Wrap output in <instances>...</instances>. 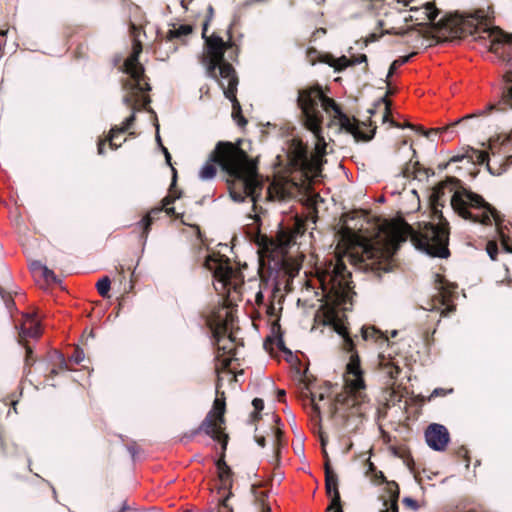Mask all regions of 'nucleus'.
Masks as SVG:
<instances>
[{"mask_svg": "<svg viewBox=\"0 0 512 512\" xmlns=\"http://www.w3.org/2000/svg\"><path fill=\"white\" fill-rule=\"evenodd\" d=\"M248 155L237 145L220 141L209 155V161L203 165L199 178L207 181L216 175V166L233 178L229 184V194L236 203H242L249 198L254 211L263 190V180L253 168L247 167Z\"/></svg>", "mask_w": 512, "mask_h": 512, "instance_id": "obj_1", "label": "nucleus"}, {"mask_svg": "<svg viewBox=\"0 0 512 512\" xmlns=\"http://www.w3.org/2000/svg\"><path fill=\"white\" fill-rule=\"evenodd\" d=\"M208 23L203 25L202 37L205 40V53L200 58L201 64L206 69V74L218 81L224 91V95L232 102L233 117L237 120L239 126L247 123V120L241 116V106L235 97L237 91L238 78L236 71L229 61H235L238 55V48L232 42L231 26L228 29L229 39L225 42L220 36L213 34L206 36Z\"/></svg>", "mask_w": 512, "mask_h": 512, "instance_id": "obj_2", "label": "nucleus"}, {"mask_svg": "<svg viewBox=\"0 0 512 512\" xmlns=\"http://www.w3.org/2000/svg\"><path fill=\"white\" fill-rule=\"evenodd\" d=\"M297 104L307 127L316 135L321 130L322 111H325L333 120L337 121L340 130L351 134L356 142L369 141L372 138L360 128V123L355 118H350L332 98L324 95L320 87L300 90Z\"/></svg>", "mask_w": 512, "mask_h": 512, "instance_id": "obj_3", "label": "nucleus"}, {"mask_svg": "<svg viewBox=\"0 0 512 512\" xmlns=\"http://www.w3.org/2000/svg\"><path fill=\"white\" fill-rule=\"evenodd\" d=\"M141 52V44L134 42L133 50L122 66V71L127 75V78L122 81V90L124 91L122 103L132 109V114L125 119L121 128H111L108 141L112 149H117L121 146V143L118 144L116 142V138L132 126L135 121L136 111L146 108L151 102L150 97L145 94L151 90V86L144 74V67L139 62Z\"/></svg>", "mask_w": 512, "mask_h": 512, "instance_id": "obj_4", "label": "nucleus"}, {"mask_svg": "<svg viewBox=\"0 0 512 512\" xmlns=\"http://www.w3.org/2000/svg\"><path fill=\"white\" fill-rule=\"evenodd\" d=\"M471 35L483 42V45L492 52L498 61L504 66V83L501 99L497 104H489L485 109L476 114L467 115L455 122L467 124L474 117L485 115L493 110H512V34H507L497 27H474Z\"/></svg>", "mask_w": 512, "mask_h": 512, "instance_id": "obj_5", "label": "nucleus"}, {"mask_svg": "<svg viewBox=\"0 0 512 512\" xmlns=\"http://www.w3.org/2000/svg\"><path fill=\"white\" fill-rule=\"evenodd\" d=\"M453 194L451 206L453 211L465 220L483 225H491L494 221L499 228V214L497 210L484 200L482 196L462 186L457 187L460 181L454 177L447 178Z\"/></svg>", "mask_w": 512, "mask_h": 512, "instance_id": "obj_6", "label": "nucleus"}, {"mask_svg": "<svg viewBox=\"0 0 512 512\" xmlns=\"http://www.w3.org/2000/svg\"><path fill=\"white\" fill-rule=\"evenodd\" d=\"M350 273L341 260L330 261L319 276L323 297L332 310H349L352 306Z\"/></svg>", "mask_w": 512, "mask_h": 512, "instance_id": "obj_7", "label": "nucleus"}, {"mask_svg": "<svg viewBox=\"0 0 512 512\" xmlns=\"http://www.w3.org/2000/svg\"><path fill=\"white\" fill-rule=\"evenodd\" d=\"M345 383L349 390V396L346 398L345 404L350 407L349 414H342V425L347 428L349 418L356 416L360 418L364 415L368 407V398L364 393L366 388L363 371L360 367L359 356L354 353L351 355L350 362L346 367Z\"/></svg>", "mask_w": 512, "mask_h": 512, "instance_id": "obj_8", "label": "nucleus"}, {"mask_svg": "<svg viewBox=\"0 0 512 512\" xmlns=\"http://www.w3.org/2000/svg\"><path fill=\"white\" fill-rule=\"evenodd\" d=\"M433 216L437 223H426L414 240L417 248L426 254L446 258L449 255V223L441 210L434 209Z\"/></svg>", "mask_w": 512, "mask_h": 512, "instance_id": "obj_9", "label": "nucleus"}, {"mask_svg": "<svg viewBox=\"0 0 512 512\" xmlns=\"http://www.w3.org/2000/svg\"><path fill=\"white\" fill-rule=\"evenodd\" d=\"M393 254L394 251L386 245H368L363 251L361 267L380 277L382 273L392 271Z\"/></svg>", "mask_w": 512, "mask_h": 512, "instance_id": "obj_10", "label": "nucleus"}, {"mask_svg": "<svg viewBox=\"0 0 512 512\" xmlns=\"http://www.w3.org/2000/svg\"><path fill=\"white\" fill-rule=\"evenodd\" d=\"M224 413H225V402H220L218 399L215 400L213 409L208 412L205 416L199 427L192 430L189 435H186L185 438L188 440L195 437L201 432H204L206 435L210 436L215 441H222V437H224V441L222 442L223 449H226L227 445V436L222 435L221 433V425L224 424Z\"/></svg>", "mask_w": 512, "mask_h": 512, "instance_id": "obj_11", "label": "nucleus"}, {"mask_svg": "<svg viewBox=\"0 0 512 512\" xmlns=\"http://www.w3.org/2000/svg\"><path fill=\"white\" fill-rule=\"evenodd\" d=\"M204 265L223 288L236 286L239 272L232 267L227 257L214 254L208 255L205 258Z\"/></svg>", "mask_w": 512, "mask_h": 512, "instance_id": "obj_12", "label": "nucleus"}, {"mask_svg": "<svg viewBox=\"0 0 512 512\" xmlns=\"http://www.w3.org/2000/svg\"><path fill=\"white\" fill-rule=\"evenodd\" d=\"M435 284L437 289V294L433 297L431 303H429L428 307H425V310L429 311H441V316H448L449 314L455 311V305H450L448 302L454 295V289L457 288L455 284H446L445 280L439 275H435Z\"/></svg>", "mask_w": 512, "mask_h": 512, "instance_id": "obj_13", "label": "nucleus"}, {"mask_svg": "<svg viewBox=\"0 0 512 512\" xmlns=\"http://www.w3.org/2000/svg\"><path fill=\"white\" fill-rule=\"evenodd\" d=\"M24 322L17 326L16 329L18 330V342L22 344L26 350V364L29 365L30 361H32V354L33 351L31 347L28 345H25L24 342L28 338H34L37 339L41 335V326L39 321L36 319V315L34 313H24L23 314Z\"/></svg>", "mask_w": 512, "mask_h": 512, "instance_id": "obj_14", "label": "nucleus"}, {"mask_svg": "<svg viewBox=\"0 0 512 512\" xmlns=\"http://www.w3.org/2000/svg\"><path fill=\"white\" fill-rule=\"evenodd\" d=\"M427 445L434 451H444L450 440L448 429L441 424H430L425 431Z\"/></svg>", "mask_w": 512, "mask_h": 512, "instance_id": "obj_15", "label": "nucleus"}, {"mask_svg": "<svg viewBox=\"0 0 512 512\" xmlns=\"http://www.w3.org/2000/svg\"><path fill=\"white\" fill-rule=\"evenodd\" d=\"M175 201L174 198L170 196H166L162 200V206L161 207H155L151 209L137 224L142 228V232L140 234V240L142 241L143 247L145 246L148 238V234L151 229V225L153 224L154 220L159 217V215L163 212L164 207L172 204Z\"/></svg>", "mask_w": 512, "mask_h": 512, "instance_id": "obj_16", "label": "nucleus"}, {"mask_svg": "<svg viewBox=\"0 0 512 512\" xmlns=\"http://www.w3.org/2000/svg\"><path fill=\"white\" fill-rule=\"evenodd\" d=\"M471 159L478 164H486L492 175H501L507 170L508 163L502 164L496 159H490L488 151L473 150ZM506 162L512 163V156L507 157Z\"/></svg>", "mask_w": 512, "mask_h": 512, "instance_id": "obj_17", "label": "nucleus"}, {"mask_svg": "<svg viewBox=\"0 0 512 512\" xmlns=\"http://www.w3.org/2000/svg\"><path fill=\"white\" fill-rule=\"evenodd\" d=\"M212 342L218 351L229 354L232 351V338H226L227 328L222 324L211 327Z\"/></svg>", "mask_w": 512, "mask_h": 512, "instance_id": "obj_18", "label": "nucleus"}, {"mask_svg": "<svg viewBox=\"0 0 512 512\" xmlns=\"http://www.w3.org/2000/svg\"><path fill=\"white\" fill-rule=\"evenodd\" d=\"M325 486L327 494L331 497L332 505H338L341 500L338 490V477L328 463L325 465Z\"/></svg>", "mask_w": 512, "mask_h": 512, "instance_id": "obj_19", "label": "nucleus"}, {"mask_svg": "<svg viewBox=\"0 0 512 512\" xmlns=\"http://www.w3.org/2000/svg\"><path fill=\"white\" fill-rule=\"evenodd\" d=\"M402 175L406 178L413 177L419 181H424L427 180L430 175H434V172L428 168L421 167L418 161L413 162L410 160L403 167Z\"/></svg>", "mask_w": 512, "mask_h": 512, "instance_id": "obj_20", "label": "nucleus"}, {"mask_svg": "<svg viewBox=\"0 0 512 512\" xmlns=\"http://www.w3.org/2000/svg\"><path fill=\"white\" fill-rule=\"evenodd\" d=\"M216 467H217L218 477H219V480L221 482V488L222 489H227L229 491L227 496L224 497L223 499L228 498V500H229L230 497H232V495H233V493L231 492V488H232V479H231V477H232V470L227 465V463L225 462L224 459H219L216 462Z\"/></svg>", "mask_w": 512, "mask_h": 512, "instance_id": "obj_21", "label": "nucleus"}, {"mask_svg": "<svg viewBox=\"0 0 512 512\" xmlns=\"http://www.w3.org/2000/svg\"><path fill=\"white\" fill-rule=\"evenodd\" d=\"M261 485L252 484L250 488L251 495L253 497V504L258 512H271L270 505L266 502L268 492L260 490Z\"/></svg>", "mask_w": 512, "mask_h": 512, "instance_id": "obj_22", "label": "nucleus"}, {"mask_svg": "<svg viewBox=\"0 0 512 512\" xmlns=\"http://www.w3.org/2000/svg\"><path fill=\"white\" fill-rule=\"evenodd\" d=\"M334 329L336 333L342 337L344 348L349 352H353L355 342L354 339L350 336L347 327H345L344 324L337 323L335 324Z\"/></svg>", "mask_w": 512, "mask_h": 512, "instance_id": "obj_23", "label": "nucleus"}, {"mask_svg": "<svg viewBox=\"0 0 512 512\" xmlns=\"http://www.w3.org/2000/svg\"><path fill=\"white\" fill-rule=\"evenodd\" d=\"M192 33V26L188 24H181L178 26H173V28L169 29L167 32V39L169 41L173 39H181L184 36H187Z\"/></svg>", "mask_w": 512, "mask_h": 512, "instance_id": "obj_24", "label": "nucleus"}, {"mask_svg": "<svg viewBox=\"0 0 512 512\" xmlns=\"http://www.w3.org/2000/svg\"><path fill=\"white\" fill-rule=\"evenodd\" d=\"M382 101L385 103V113L383 115V122H390V124L392 126L397 127V128H410V129L418 130L421 133H423L425 136L429 137L430 132H424L422 128H416L414 125H412L410 123H406L405 125H400L399 123L395 122L394 120H391L388 115L390 104L387 102L386 97H383Z\"/></svg>", "mask_w": 512, "mask_h": 512, "instance_id": "obj_25", "label": "nucleus"}, {"mask_svg": "<svg viewBox=\"0 0 512 512\" xmlns=\"http://www.w3.org/2000/svg\"><path fill=\"white\" fill-rule=\"evenodd\" d=\"M111 288V280L108 276L100 278L96 283V289L98 293L103 297L109 296V290Z\"/></svg>", "mask_w": 512, "mask_h": 512, "instance_id": "obj_26", "label": "nucleus"}, {"mask_svg": "<svg viewBox=\"0 0 512 512\" xmlns=\"http://www.w3.org/2000/svg\"><path fill=\"white\" fill-rule=\"evenodd\" d=\"M361 337L362 340L368 341V340H375L377 341L378 338L382 337L381 332L375 329L374 327H365L363 326L361 328Z\"/></svg>", "mask_w": 512, "mask_h": 512, "instance_id": "obj_27", "label": "nucleus"}, {"mask_svg": "<svg viewBox=\"0 0 512 512\" xmlns=\"http://www.w3.org/2000/svg\"><path fill=\"white\" fill-rule=\"evenodd\" d=\"M412 56H413V54H410V55H406V56H401L398 59L394 60L389 67L386 78L392 77V75L395 73L396 69L399 68V66L406 64L411 59Z\"/></svg>", "mask_w": 512, "mask_h": 512, "instance_id": "obj_28", "label": "nucleus"}, {"mask_svg": "<svg viewBox=\"0 0 512 512\" xmlns=\"http://www.w3.org/2000/svg\"><path fill=\"white\" fill-rule=\"evenodd\" d=\"M423 14H425V17L429 22L434 23L439 11L433 3H427L423 8Z\"/></svg>", "mask_w": 512, "mask_h": 512, "instance_id": "obj_29", "label": "nucleus"}, {"mask_svg": "<svg viewBox=\"0 0 512 512\" xmlns=\"http://www.w3.org/2000/svg\"><path fill=\"white\" fill-rule=\"evenodd\" d=\"M387 484V492L390 495V500L388 502H394L398 504L399 499V486L395 481H389Z\"/></svg>", "mask_w": 512, "mask_h": 512, "instance_id": "obj_30", "label": "nucleus"}, {"mask_svg": "<svg viewBox=\"0 0 512 512\" xmlns=\"http://www.w3.org/2000/svg\"><path fill=\"white\" fill-rule=\"evenodd\" d=\"M42 276L48 283H60V279L57 277V275L50 270L47 266H41Z\"/></svg>", "mask_w": 512, "mask_h": 512, "instance_id": "obj_31", "label": "nucleus"}, {"mask_svg": "<svg viewBox=\"0 0 512 512\" xmlns=\"http://www.w3.org/2000/svg\"><path fill=\"white\" fill-rule=\"evenodd\" d=\"M252 405L254 407V411L251 413L252 420L256 421L260 418V411L264 408V401L260 398H254L252 401Z\"/></svg>", "mask_w": 512, "mask_h": 512, "instance_id": "obj_32", "label": "nucleus"}, {"mask_svg": "<svg viewBox=\"0 0 512 512\" xmlns=\"http://www.w3.org/2000/svg\"><path fill=\"white\" fill-rule=\"evenodd\" d=\"M0 296L1 298L3 299V302L6 306V308L11 311L12 308L15 307V302L11 296V293L10 292H5L1 287H0Z\"/></svg>", "mask_w": 512, "mask_h": 512, "instance_id": "obj_33", "label": "nucleus"}, {"mask_svg": "<svg viewBox=\"0 0 512 512\" xmlns=\"http://www.w3.org/2000/svg\"><path fill=\"white\" fill-rule=\"evenodd\" d=\"M60 364L59 367H54L51 369L50 374L47 376L46 381L49 382L59 373V370H63L66 368V362L62 355L59 356Z\"/></svg>", "mask_w": 512, "mask_h": 512, "instance_id": "obj_34", "label": "nucleus"}, {"mask_svg": "<svg viewBox=\"0 0 512 512\" xmlns=\"http://www.w3.org/2000/svg\"><path fill=\"white\" fill-rule=\"evenodd\" d=\"M384 371H385V374L390 378V379H396L399 374H400V368L398 366H395L393 364H388L385 368H384Z\"/></svg>", "mask_w": 512, "mask_h": 512, "instance_id": "obj_35", "label": "nucleus"}, {"mask_svg": "<svg viewBox=\"0 0 512 512\" xmlns=\"http://www.w3.org/2000/svg\"><path fill=\"white\" fill-rule=\"evenodd\" d=\"M342 60L346 62V66L357 65L367 62V56L365 54H361L359 56H353L351 61H349L346 57H343Z\"/></svg>", "mask_w": 512, "mask_h": 512, "instance_id": "obj_36", "label": "nucleus"}, {"mask_svg": "<svg viewBox=\"0 0 512 512\" xmlns=\"http://www.w3.org/2000/svg\"><path fill=\"white\" fill-rule=\"evenodd\" d=\"M464 158H465V156H464V155H457V156H453V157H452L448 162H446V163H440V164L438 165V169H439L440 171H443V170L447 169V168H448V166H450L452 163L460 162V161H462Z\"/></svg>", "mask_w": 512, "mask_h": 512, "instance_id": "obj_37", "label": "nucleus"}, {"mask_svg": "<svg viewBox=\"0 0 512 512\" xmlns=\"http://www.w3.org/2000/svg\"><path fill=\"white\" fill-rule=\"evenodd\" d=\"M487 253L491 260H496L498 255V247L495 243L489 242L487 245Z\"/></svg>", "mask_w": 512, "mask_h": 512, "instance_id": "obj_38", "label": "nucleus"}, {"mask_svg": "<svg viewBox=\"0 0 512 512\" xmlns=\"http://www.w3.org/2000/svg\"><path fill=\"white\" fill-rule=\"evenodd\" d=\"M402 502L405 506L411 508L413 511H417L419 509L418 502L411 497H404Z\"/></svg>", "mask_w": 512, "mask_h": 512, "instance_id": "obj_39", "label": "nucleus"}, {"mask_svg": "<svg viewBox=\"0 0 512 512\" xmlns=\"http://www.w3.org/2000/svg\"><path fill=\"white\" fill-rule=\"evenodd\" d=\"M163 211H165L166 214L169 215V216H174L177 219H181V222L183 224L187 225L186 221L183 219V214L177 213L175 211V208L166 206V207H164Z\"/></svg>", "mask_w": 512, "mask_h": 512, "instance_id": "obj_40", "label": "nucleus"}, {"mask_svg": "<svg viewBox=\"0 0 512 512\" xmlns=\"http://www.w3.org/2000/svg\"><path fill=\"white\" fill-rule=\"evenodd\" d=\"M385 509L381 510L380 512H398V504L394 502H388V500H384L383 502Z\"/></svg>", "mask_w": 512, "mask_h": 512, "instance_id": "obj_41", "label": "nucleus"}, {"mask_svg": "<svg viewBox=\"0 0 512 512\" xmlns=\"http://www.w3.org/2000/svg\"><path fill=\"white\" fill-rule=\"evenodd\" d=\"M276 342V346L279 350H281L282 352L286 353V354H289V355H292V352L291 350H289L286 346H285V343H284V340L282 338V336H278L275 340Z\"/></svg>", "mask_w": 512, "mask_h": 512, "instance_id": "obj_42", "label": "nucleus"}, {"mask_svg": "<svg viewBox=\"0 0 512 512\" xmlns=\"http://www.w3.org/2000/svg\"><path fill=\"white\" fill-rule=\"evenodd\" d=\"M218 512H234L233 508L228 504V498L220 500Z\"/></svg>", "mask_w": 512, "mask_h": 512, "instance_id": "obj_43", "label": "nucleus"}, {"mask_svg": "<svg viewBox=\"0 0 512 512\" xmlns=\"http://www.w3.org/2000/svg\"><path fill=\"white\" fill-rule=\"evenodd\" d=\"M71 359L76 363L79 364L84 360V352L77 348L75 349L73 355L71 356Z\"/></svg>", "mask_w": 512, "mask_h": 512, "instance_id": "obj_44", "label": "nucleus"}, {"mask_svg": "<svg viewBox=\"0 0 512 512\" xmlns=\"http://www.w3.org/2000/svg\"><path fill=\"white\" fill-rule=\"evenodd\" d=\"M370 468L375 472V473H374V476H375V479H376L377 481H379V482H381V483H387V482H388V481H387V479H386V477H385V475H384V473H383L382 471H377V470L374 468V466H373V464H372V463H370Z\"/></svg>", "mask_w": 512, "mask_h": 512, "instance_id": "obj_45", "label": "nucleus"}, {"mask_svg": "<svg viewBox=\"0 0 512 512\" xmlns=\"http://www.w3.org/2000/svg\"><path fill=\"white\" fill-rule=\"evenodd\" d=\"M380 38V35L376 33H371L364 41L365 46H367L371 42H375Z\"/></svg>", "mask_w": 512, "mask_h": 512, "instance_id": "obj_46", "label": "nucleus"}, {"mask_svg": "<svg viewBox=\"0 0 512 512\" xmlns=\"http://www.w3.org/2000/svg\"><path fill=\"white\" fill-rule=\"evenodd\" d=\"M327 512H344L341 506V502L338 505H332L327 508Z\"/></svg>", "mask_w": 512, "mask_h": 512, "instance_id": "obj_47", "label": "nucleus"}, {"mask_svg": "<svg viewBox=\"0 0 512 512\" xmlns=\"http://www.w3.org/2000/svg\"><path fill=\"white\" fill-rule=\"evenodd\" d=\"M255 299L257 304H264L265 297L262 289L256 293Z\"/></svg>", "mask_w": 512, "mask_h": 512, "instance_id": "obj_48", "label": "nucleus"}, {"mask_svg": "<svg viewBox=\"0 0 512 512\" xmlns=\"http://www.w3.org/2000/svg\"><path fill=\"white\" fill-rule=\"evenodd\" d=\"M311 403H312V406H313V410L317 413L320 412V408H319V405L317 403V398H316V395L312 394L311 395Z\"/></svg>", "mask_w": 512, "mask_h": 512, "instance_id": "obj_49", "label": "nucleus"}, {"mask_svg": "<svg viewBox=\"0 0 512 512\" xmlns=\"http://www.w3.org/2000/svg\"><path fill=\"white\" fill-rule=\"evenodd\" d=\"M410 30L409 29H400V30H392V31H387V33H394V34H397V35H401V36H404L405 34H407Z\"/></svg>", "mask_w": 512, "mask_h": 512, "instance_id": "obj_50", "label": "nucleus"}, {"mask_svg": "<svg viewBox=\"0 0 512 512\" xmlns=\"http://www.w3.org/2000/svg\"><path fill=\"white\" fill-rule=\"evenodd\" d=\"M127 450L130 453L131 457L134 459L135 455L137 453L136 446L135 445H128Z\"/></svg>", "mask_w": 512, "mask_h": 512, "instance_id": "obj_51", "label": "nucleus"}, {"mask_svg": "<svg viewBox=\"0 0 512 512\" xmlns=\"http://www.w3.org/2000/svg\"><path fill=\"white\" fill-rule=\"evenodd\" d=\"M104 146H105V141L100 140L98 142V154H100V155L104 154Z\"/></svg>", "mask_w": 512, "mask_h": 512, "instance_id": "obj_52", "label": "nucleus"}, {"mask_svg": "<svg viewBox=\"0 0 512 512\" xmlns=\"http://www.w3.org/2000/svg\"><path fill=\"white\" fill-rule=\"evenodd\" d=\"M256 442L262 448L265 447V445H266L265 437H263V436L256 437Z\"/></svg>", "mask_w": 512, "mask_h": 512, "instance_id": "obj_53", "label": "nucleus"}, {"mask_svg": "<svg viewBox=\"0 0 512 512\" xmlns=\"http://www.w3.org/2000/svg\"><path fill=\"white\" fill-rule=\"evenodd\" d=\"M444 394V389L442 388H436L433 390L431 396L434 397V396H440V395H443Z\"/></svg>", "mask_w": 512, "mask_h": 512, "instance_id": "obj_54", "label": "nucleus"}, {"mask_svg": "<svg viewBox=\"0 0 512 512\" xmlns=\"http://www.w3.org/2000/svg\"><path fill=\"white\" fill-rule=\"evenodd\" d=\"M155 127H156V140H157L158 144L161 146L162 143H161V138L159 135V124L157 122L155 123Z\"/></svg>", "mask_w": 512, "mask_h": 512, "instance_id": "obj_55", "label": "nucleus"}, {"mask_svg": "<svg viewBox=\"0 0 512 512\" xmlns=\"http://www.w3.org/2000/svg\"><path fill=\"white\" fill-rule=\"evenodd\" d=\"M322 453H323V457H324V461H325L324 466L327 463L330 465V459H329V456H328V453H327L326 449H323Z\"/></svg>", "mask_w": 512, "mask_h": 512, "instance_id": "obj_56", "label": "nucleus"}, {"mask_svg": "<svg viewBox=\"0 0 512 512\" xmlns=\"http://www.w3.org/2000/svg\"><path fill=\"white\" fill-rule=\"evenodd\" d=\"M320 441H321V446H322V450H323V449H325V446L327 444V437H325L323 434H321Z\"/></svg>", "mask_w": 512, "mask_h": 512, "instance_id": "obj_57", "label": "nucleus"}, {"mask_svg": "<svg viewBox=\"0 0 512 512\" xmlns=\"http://www.w3.org/2000/svg\"><path fill=\"white\" fill-rule=\"evenodd\" d=\"M41 266H43V265L39 261H35V262L32 263V268L33 269H40L41 270Z\"/></svg>", "mask_w": 512, "mask_h": 512, "instance_id": "obj_58", "label": "nucleus"}, {"mask_svg": "<svg viewBox=\"0 0 512 512\" xmlns=\"http://www.w3.org/2000/svg\"><path fill=\"white\" fill-rule=\"evenodd\" d=\"M445 186H446L445 183H440L437 187V193H443Z\"/></svg>", "mask_w": 512, "mask_h": 512, "instance_id": "obj_59", "label": "nucleus"}, {"mask_svg": "<svg viewBox=\"0 0 512 512\" xmlns=\"http://www.w3.org/2000/svg\"><path fill=\"white\" fill-rule=\"evenodd\" d=\"M278 400L279 401H282L283 400V397L285 396V391L284 390H278Z\"/></svg>", "mask_w": 512, "mask_h": 512, "instance_id": "obj_60", "label": "nucleus"}, {"mask_svg": "<svg viewBox=\"0 0 512 512\" xmlns=\"http://www.w3.org/2000/svg\"><path fill=\"white\" fill-rule=\"evenodd\" d=\"M274 305L273 303H271L269 306H268V313L273 315L274 314Z\"/></svg>", "mask_w": 512, "mask_h": 512, "instance_id": "obj_61", "label": "nucleus"}, {"mask_svg": "<svg viewBox=\"0 0 512 512\" xmlns=\"http://www.w3.org/2000/svg\"><path fill=\"white\" fill-rule=\"evenodd\" d=\"M165 159H166L167 164L171 165V155H170V153L166 154Z\"/></svg>", "mask_w": 512, "mask_h": 512, "instance_id": "obj_62", "label": "nucleus"}, {"mask_svg": "<svg viewBox=\"0 0 512 512\" xmlns=\"http://www.w3.org/2000/svg\"><path fill=\"white\" fill-rule=\"evenodd\" d=\"M277 292H279V288L275 284L274 287H273V290H272V296L274 297Z\"/></svg>", "mask_w": 512, "mask_h": 512, "instance_id": "obj_63", "label": "nucleus"}, {"mask_svg": "<svg viewBox=\"0 0 512 512\" xmlns=\"http://www.w3.org/2000/svg\"><path fill=\"white\" fill-rule=\"evenodd\" d=\"M200 91H201L202 93H203V92L208 93V87H207V86H202V87L200 88Z\"/></svg>", "mask_w": 512, "mask_h": 512, "instance_id": "obj_64", "label": "nucleus"}]
</instances>
